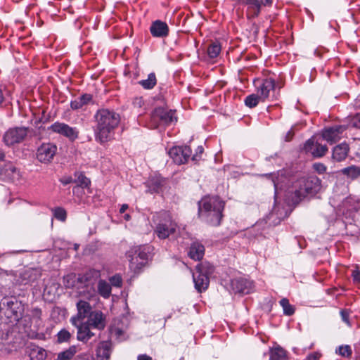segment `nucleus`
Returning <instances> with one entry per match:
<instances>
[{
	"instance_id": "30",
	"label": "nucleus",
	"mask_w": 360,
	"mask_h": 360,
	"mask_svg": "<svg viewBox=\"0 0 360 360\" xmlns=\"http://www.w3.org/2000/svg\"><path fill=\"white\" fill-rule=\"evenodd\" d=\"M138 84L141 85L143 89L146 90H150L153 89L157 84V78L154 72H150L148 75L147 79L139 81Z\"/></svg>"
},
{
	"instance_id": "34",
	"label": "nucleus",
	"mask_w": 360,
	"mask_h": 360,
	"mask_svg": "<svg viewBox=\"0 0 360 360\" xmlns=\"http://www.w3.org/2000/svg\"><path fill=\"white\" fill-rule=\"evenodd\" d=\"M77 347L72 345L65 351L58 354L57 360H70L77 353Z\"/></svg>"
},
{
	"instance_id": "42",
	"label": "nucleus",
	"mask_w": 360,
	"mask_h": 360,
	"mask_svg": "<svg viewBox=\"0 0 360 360\" xmlns=\"http://www.w3.org/2000/svg\"><path fill=\"white\" fill-rule=\"evenodd\" d=\"M214 266L208 262H201L198 264L196 267L195 270L200 271V270H213Z\"/></svg>"
},
{
	"instance_id": "41",
	"label": "nucleus",
	"mask_w": 360,
	"mask_h": 360,
	"mask_svg": "<svg viewBox=\"0 0 360 360\" xmlns=\"http://www.w3.org/2000/svg\"><path fill=\"white\" fill-rule=\"evenodd\" d=\"M338 351L342 356H349L352 354L351 348L348 345L340 346Z\"/></svg>"
},
{
	"instance_id": "26",
	"label": "nucleus",
	"mask_w": 360,
	"mask_h": 360,
	"mask_svg": "<svg viewBox=\"0 0 360 360\" xmlns=\"http://www.w3.org/2000/svg\"><path fill=\"white\" fill-rule=\"evenodd\" d=\"M205 254V248L199 242H193L189 248L188 256L195 260L199 261L202 259Z\"/></svg>"
},
{
	"instance_id": "29",
	"label": "nucleus",
	"mask_w": 360,
	"mask_h": 360,
	"mask_svg": "<svg viewBox=\"0 0 360 360\" xmlns=\"http://www.w3.org/2000/svg\"><path fill=\"white\" fill-rule=\"evenodd\" d=\"M271 360H288L286 351L280 346H276L270 349Z\"/></svg>"
},
{
	"instance_id": "5",
	"label": "nucleus",
	"mask_w": 360,
	"mask_h": 360,
	"mask_svg": "<svg viewBox=\"0 0 360 360\" xmlns=\"http://www.w3.org/2000/svg\"><path fill=\"white\" fill-rule=\"evenodd\" d=\"M154 233L161 240L166 239L176 232L177 224L167 211H160L153 215Z\"/></svg>"
},
{
	"instance_id": "22",
	"label": "nucleus",
	"mask_w": 360,
	"mask_h": 360,
	"mask_svg": "<svg viewBox=\"0 0 360 360\" xmlns=\"http://www.w3.org/2000/svg\"><path fill=\"white\" fill-rule=\"evenodd\" d=\"M165 179L160 174H155L148 178L146 182L148 191L150 193H158L162 190Z\"/></svg>"
},
{
	"instance_id": "35",
	"label": "nucleus",
	"mask_w": 360,
	"mask_h": 360,
	"mask_svg": "<svg viewBox=\"0 0 360 360\" xmlns=\"http://www.w3.org/2000/svg\"><path fill=\"white\" fill-rule=\"evenodd\" d=\"M260 101L261 98L257 94H252L245 98L244 103L247 107L252 108L256 107Z\"/></svg>"
},
{
	"instance_id": "24",
	"label": "nucleus",
	"mask_w": 360,
	"mask_h": 360,
	"mask_svg": "<svg viewBox=\"0 0 360 360\" xmlns=\"http://www.w3.org/2000/svg\"><path fill=\"white\" fill-rule=\"evenodd\" d=\"M349 151V146L346 143H342L333 148L332 159L335 162H341L346 159Z\"/></svg>"
},
{
	"instance_id": "17",
	"label": "nucleus",
	"mask_w": 360,
	"mask_h": 360,
	"mask_svg": "<svg viewBox=\"0 0 360 360\" xmlns=\"http://www.w3.org/2000/svg\"><path fill=\"white\" fill-rule=\"evenodd\" d=\"M262 176L271 179L274 187V198H276L279 191H281L287 182V177L283 171L276 173L264 174Z\"/></svg>"
},
{
	"instance_id": "58",
	"label": "nucleus",
	"mask_w": 360,
	"mask_h": 360,
	"mask_svg": "<svg viewBox=\"0 0 360 360\" xmlns=\"http://www.w3.org/2000/svg\"><path fill=\"white\" fill-rule=\"evenodd\" d=\"M79 244H77V243H75V244H74V248H74V250L77 251V250L79 249Z\"/></svg>"
},
{
	"instance_id": "14",
	"label": "nucleus",
	"mask_w": 360,
	"mask_h": 360,
	"mask_svg": "<svg viewBox=\"0 0 360 360\" xmlns=\"http://www.w3.org/2000/svg\"><path fill=\"white\" fill-rule=\"evenodd\" d=\"M0 176L4 181L14 184H21L23 180L22 173L12 163L6 164L0 169Z\"/></svg>"
},
{
	"instance_id": "16",
	"label": "nucleus",
	"mask_w": 360,
	"mask_h": 360,
	"mask_svg": "<svg viewBox=\"0 0 360 360\" xmlns=\"http://www.w3.org/2000/svg\"><path fill=\"white\" fill-rule=\"evenodd\" d=\"M77 315L70 319L72 325H77V322H81L85 318H88L91 312L93 311L90 304L84 300H80L77 303Z\"/></svg>"
},
{
	"instance_id": "38",
	"label": "nucleus",
	"mask_w": 360,
	"mask_h": 360,
	"mask_svg": "<svg viewBox=\"0 0 360 360\" xmlns=\"http://www.w3.org/2000/svg\"><path fill=\"white\" fill-rule=\"evenodd\" d=\"M75 176L77 177L76 181L79 184V186L82 187H87L91 184V181L87 178L82 172H75Z\"/></svg>"
},
{
	"instance_id": "18",
	"label": "nucleus",
	"mask_w": 360,
	"mask_h": 360,
	"mask_svg": "<svg viewBox=\"0 0 360 360\" xmlns=\"http://www.w3.org/2000/svg\"><path fill=\"white\" fill-rule=\"evenodd\" d=\"M92 328L103 330L105 327V316L100 310H94L89 314L86 321Z\"/></svg>"
},
{
	"instance_id": "27",
	"label": "nucleus",
	"mask_w": 360,
	"mask_h": 360,
	"mask_svg": "<svg viewBox=\"0 0 360 360\" xmlns=\"http://www.w3.org/2000/svg\"><path fill=\"white\" fill-rule=\"evenodd\" d=\"M93 96L90 94H84L79 98L70 101V108L72 110H79L83 106L89 104L91 102Z\"/></svg>"
},
{
	"instance_id": "3",
	"label": "nucleus",
	"mask_w": 360,
	"mask_h": 360,
	"mask_svg": "<svg viewBox=\"0 0 360 360\" xmlns=\"http://www.w3.org/2000/svg\"><path fill=\"white\" fill-rule=\"evenodd\" d=\"M321 187V181L316 176L300 178L295 183V190L290 194L288 200L297 205L307 196L316 194Z\"/></svg>"
},
{
	"instance_id": "54",
	"label": "nucleus",
	"mask_w": 360,
	"mask_h": 360,
	"mask_svg": "<svg viewBox=\"0 0 360 360\" xmlns=\"http://www.w3.org/2000/svg\"><path fill=\"white\" fill-rule=\"evenodd\" d=\"M128 208L129 206L127 204H123L120 209V212L124 213Z\"/></svg>"
},
{
	"instance_id": "9",
	"label": "nucleus",
	"mask_w": 360,
	"mask_h": 360,
	"mask_svg": "<svg viewBox=\"0 0 360 360\" xmlns=\"http://www.w3.org/2000/svg\"><path fill=\"white\" fill-rule=\"evenodd\" d=\"M254 85L261 101L264 102L269 97L270 93L275 89L276 82L271 77L256 79L254 80Z\"/></svg>"
},
{
	"instance_id": "40",
	"label": "nucleus",
	"mask_w": 360,
	"mask_h": 360,
	"mask_svg": "<svg viewBox=\"0 0 360 360\" xmlns=\"http://www.w3.org/2000/svg\"><path fill=\"white\" fill-rule=\"evenodd\" d=\"M313 169L319 174H323L327 171L326 166L321 162H316L313 164Z\"/></svg>"
},
{
	"instance_id": "25",
	"label": "nucleus",
	"mask_w": 360,
	"mask_h": 360,
	"mask_svg": "<svg viewBox=\"0 0 360 360\" xmlns=\"http://www.w3.org/2000/svg\"><path fill=\"white\" fill-rule=\"evenodd\" d=\"M112 344L109 341L101 342L96 349V356L101 360H108L110 356Z\"/></svg>"
},
{
	"instance_id": "10",
	"label": "nucleus",
	"mask_w": 360,
	"mask_h": 360,
	"mask_svg": "<svg viewBox=\"0 0 360 360\" xmlns=\"http://www.w3.org/2000/svg\"><path fill=\"white\" fill-rule=\"evenodd\" d=\"M302 150L306 154H310L314 158H320L326 154L328 147L326 144L320 143L313 136L304 142Z\"/></svg>"
},
{
	"instance_id": "39",
	"label": "nucleus",
	"mask_w": 360,
	"mask_h": 360,
	"mask_svg": "<svg viewBox=\"0 0 360 360\" xmlns=\"http://www.w3.org/2000/svg\"><path fill=\"white\" fill-rule=\"evenodd\" d=\"M58 342L61 343L64 342H68L71 337V334L69 331L65 329H63L58 333Z\"/></svg>"
},
{
	"instance_id": "7",
	"label": "nucleus",
	"mask_w": 360,
	"mask_h": 360,
	"mask_svg": "<svg viewBox=\"0 0 360 360\" xmlns=\"http://www.w3.org/2000/svg\"><path fill=\"white\" fill-rule=\"evenodd\" d=\"M57 150V146L54 143H42L37 149L36 158L41 163L49 164L53 160Z\"/></svg>"
},
{
	"instance_id": "52",
	"label": "nucleus",
	"mask_w": 360,
	"mask_h": 360,
	"mask_svg": "<svg viewBox=\"0 0 360 360\" xmlns=\"http://www.w3.org/2000/svg\"><path fill=\"white\" fill-rule=\"evenodd\" d=\"M138 360H152V359L146 354H141L138 356Z\"/></svg>"
},
{
	"instance_id": "4",
	"label": "nucleus",
	"mask_w": 360,
	"mask_h": 360,
	"mask_svg": "<svg viewBox=\"0 0 360 360\" xmlns=\"http://www.w3.org/2000/svg\"><path fill=\"white\" fill-rule=\"evenodd\" d=\"M154 248L150 245L134 246L126 253L130 270H141L152 259Z\"/></svg>"
},
{
	"instance_id": "51",
	"label": "nucleus",
	"mask_w": 360,
	"mask_h": 360,
	"mask_svg": "<svg viewBox=\"0 0 360 360\" xmlns=\"http://www.w3.org/2000/svg\"><path fill=\"white\" fill-rule=\"evenodd\" d=\"M354 124L355 127L360 128V113L356 116Z\"/></svg>"
},
{
	"instance_id": "1",
	"label": "nucleus",
	"mask_w": 360,
	"mask_h": 360,
	"mask_svg": "<svg viewBox=\"0 0 360 360\" xmlns=\"http://www.w3.org/2000/svg\"><path fill=\"white\" fill-rule=\"evenodd\" d=\"M94 117L96 120L94 129L96 141L103 144L112 140L115 130L120 122V115L108 109H101L96 112Z\"/></svg>"
},
{
	"instance_id": "46",
	"label": "nucleus",
	"mask_w": 360,
	"mask_h": 360,
	"mask_svg": "<svg viewBox=\"0 0 360 360\" xmlns=\"http://www.w3.org/2000/svg\"><path fill=\"white\" fill-rule=\"evenodd\" d=\"M60 181L63 185H68L73 182V179L71 176H64L60 179Z\"/></svg>"
},
{
	"instance_id": "23",
	"label": "nucleus",
	"mask_w": 360,
	"mask_h": 360,
	"mask_svg": "<svg viewBox=\"0 0 360 360\" xmlns=\"http://www.w3.org/2000/svg\"><path fill=\"white\" fill-rule=\"evenodd\" d=\"M207 271H193V279L195 288L198 292H202L207 288L210 279Z\"/></svg>"
},
{
	"instance_id": "8",
	"label": "nucleus",
	"mask_w": 360,
	"mask_h": 360,
	"mask_svg": "<svg viewBox=\"0 0 360 360\" xmlns=\"http://www.w3.org/2000/svg\"><path fill=\"white\" fill-rule=\"evenodd\" d=\"M48 130L67 138L70 141H75L79 136V130L66 123L55 122L48 127Z\"/></svg>"
},
{
	"instance_id": "55",
	"label": "nucleus",
	"mask_w": 360,
	"mask_h": 360,
	"mask_svg": "<svg viewBox=\"0 0 360 360\" xmlns=\"http://www.w3.org/2000/svg\"><path fill=\"white\" fill-rule=\"evenodd\" d=\"M4 96L2 90L0 89V105L3 103Z\"/></svg>"
},
{
	"instance_id": "50",
	"label": "nucleus",
	"mask_w": 360,
	"mask_h": 360,
	"mask_svg": "<svg viewBox=\"0 0 360 360\" xmlns=\"http://www.w3.org/2000/svg\"><path fill=\"white\" fill-rule=\"evenodd\" d=\"M292 135H293L292 131L291 130H289L285 136V141H290L292 139Z\"/></svg>"
},
{
	"instance_id": "13",
	"label": "nucleus",
	"mask_w": 360,
	"mask_h": 360,
	"mask_svg": "<svg viewBox=\"0 0 360 360\" xmlns=\"http://www.w3.org/2000/svg\"><path fill=\"white\" fill-rule=\"evenodd\" d=\"M191 148L188 146H173L168 151L174 162L179 165L187 162L191 156Z\"/></svg>"
},
{
	"instance_id": "2",
	"label": "nucleus",
	"mask_w": 360,
	"mask_h": 360,
	"mask_svg": "<svg viewBox=\"0 0 360 360\" xmlns=\"http://www.w3.org/2000/svg\"><path fill=\"white\" fill-rule=\"evenodd\" d=\"M225 202L218 196L203 198L198 202V215L210 226L220 225Z\"/></svg>"
},
{
	"instance_id": "15",
	"label": "nucleus",
	"mask_w": 360,
	"mask_h": 360,
	"mask_svg": "<svg viewBox=\"0 0 360 360\" xmlns=\"http://www.w3.org/2000/svg\"><path fill=\"white\" fill-rule=\"evenodd\" d=\"M345 129L346 127L343 125H335L324 128L322 131L321 136L323 140L333 144L341 139L342 134Z\"/></svg>"
},
{
	"instance_id": "31",
	"label": "nucleus",
	"mask_w": 360,
	"mask_h": 360,
	"mask_svg": "<svg viewBox=\"0 0 360 360\" xmlns=\"http://www.w3.org/2000/svg\"><path fill=\"white\" fill-rule=\"evenodd\" d=\"M341 173L351 179H355L360 176V167L352 165L345 167L341 170Z\"/></svg>"
},
{
	"instance_id": "33",
	"label": "nucleus",
	"mask_w": 360,
	"mask_h": 360,
	"mask_svg": "<svg viewBox=\"0 0 360 360\" xmlns=\"http://www.w3.org/2000/svg\"><path fill=\"white\" fill-rule=\"evenodd\" d=\"M221 51V44L219 41H214L212 42L209 46L207 47V55L210 58H217L220 52Z\"/></svg>"
},
{
	"instance_id": "48",
	"label": "nucleus",
	"mask_w": 360,
	"mask_h": 360,
	"mask_svg": "<svg viewBox=\"0 0 360 360\" xmlns=\"http://www.w3.org/2000/svg\"><path fill=\"white\" fill-rule=\"evenodd\" d=\"M352 276L354 282L360 283V271H353Z\"/></svg>"
},
{
	"instance_id": "28",
	"label": "nucleus",
	"mask_w": 360,
	"mask_h": 360,
	"mask_svg": "<svg viewBox=\"0 0 360 360\" xmlns=\"http://www.w3.org/2000/svg\"><path fill=\"white\" fill-rule=\"evenodd\" d=\"M232 288L236 292L248 293L252 288V283L246 280H236L231 283Z\"/></svg>"
},
{
	"instance_id": "45",
	"label": "nucleus",
	"mask_w": 360,
	"mask_h": 360,
	"mask_svg": "<svg viewBox=\"0 0 360 360\" xmlns=\"http://www.w3.org/2000/svg\"><path fill=\"white\" fill-rule=\"evenodd\" d=\"M340 316L342 317V321L346 323L348 326H350V323L349 321V311L347 310H342L340 311Z\"/></svg>"
},
{
	"instance_id": "53",
	"label": "nucleus",
	"mask_w": 360,
	"mask_h": 360,
	"mask_svg": "<svg viewBox=\"0 0 360 360\" xmlns=\"http://www.w3.org/2000/svg\"><path fill=\"white\" fill-rule=\"evenodd\" d=\"M38 360H43L45 358V353L44 350L39 351L38 353Z\"/></svg>"
},
{
	"instance_id": "19",
	"label": "nucleus",
	"mask_w": 360,
	"mask_h": 360,
	"mask_svg": "<svg viewBox=\"0 0 360 360\" xmlns=\"http://www.w3.org/2000/svg\"><path fill=\"white\" fill-rule=\"evenodd\" d=\"M150 32L153 37L164 38L168 36L169 29L165 22L156 20L152 22L150 27Z\"/></svg>"
},
{
	"instance_id": "32",
	"label": "nucleus",
	"mask_w": 360,
	"mask_h": 360,
	"mask_svg": "<svg viewBox=\"0 0 360 360\" xmlns=\"http://www.w3.org/2000/svg\"><path fill=\"white\" fill-rule=\"evenodd\" d=\"M99 294L104 298H108L111 293V286L105 281L101 280L98 283Z\"/></svg>"
},
{
	"instance_id": "43",
	"label": "nucleus",
	"mask_w": 360,
	"mask_h": 360,
	"mask_svg": "<svg viewBox=\"0 0 360 360\" xmlns=\"http://www.w3.org/2000/svg\"><path fill=\"white\" fill-rule=\"evenodd\" d=\"M204 148L202 146H198L196 148L195 153L191 157L193 161H198L201 158V155L203 153Z\"/></svg>"
},
{
	"instance_id": "57",
	"label": "nucleus",
	"mask_w": 360,
	"mask_h": 360,
	"mask_svg": "<svg viewBox=\"0 0 360 360\" xmlns=\"http://www.w3.org/2000/svg\"><path fill=\"white\" fill-rule=\"evenodd\" d=\"M124 218L125 220L129 221L131 219V216L129 214H126L124 216Z\"/></svg>"
},
{
	"instance_id": "49",
	"label": "nucleus",
	"mask_w": 360,
	"mask_h": 360,
	"mask_svg": "<svg viewBox=\"0 0 360 360\" xmlns=\"http://www.w3.org/2000/svg\"><path fill=\"white\" fill-rule=\"evenodd\" d=\"M274 0H261L259 2L261 3V6H271Z\"/></svg>"
},
{
	"instance_id": "37",
	"label": "nucleus",
	"mask_w": 360,
	"mask_h": 360,
	"mask_svg": "<svg viewBox=\"0 0 360 360\" xmlns=\"http://www.w3.org/2000/svg\"><path fill=\"white\" fill-rule=\"evenodd\" d=\"M53 217L60 221H65L67 218V212L65 210L61 207H57L52 210Z\"/></svg>"
},
{
	"instance_id": "36",
	"label": "nucleus",
	"mask_w": 360,
	"mask_h": 360,
	"mask_svg": "<svg viewBox=\"0 0 360 360\" xmlns=\"http://www.w3.org/2000/svg\"><path fill=\"white\" fill-rule=\"evenodd\" d=\"M280 304L283 307L284 314L291 316L295 313V308L289 303L287 298H283L280 301Z\"/></svg>"
},
{
	"instance_id": "11",
	"label": "nucleus",
	"mask_w": 360,
	"mask_h": 360,
	"mask_svg": "<svg viewBox=\"0 0 360 360\" xmlns=\"http://www.w3.org/2000/svg\"><path fill=\"white\" fill-rule=\"evenodd\" d=\"M152 118L165 126L172 125L177 122L176 110H169L163 107L155 108L152 113Z\"/></svg>"
},
{
	"instance_id": "21",
	"label": "nucleus",
	"mask_w": 360,
	"mask_h": 360,
	"mask_svg": "<svg viewBox=\"0 0 360 360\" xmlns=\"http://www.w3.org/2000/svg\"><path fill=\"white\" fill-rule=\"evenodd\" d=\"M73 326L77 329V339L79 341L86 342L94 335V333L91 330V326L86 322H77V325Z\"/></svg>"
},
{
	"instance_id": "44",
	"label": "nucleus",
	"mask_w": 360,
	"mask_h": 360,
	"mask_svg": "<svg viewBox=\"0 0 360 360\" xmlns=\"http://www.w3.org/2000/svg\"><path fill=\"white\" fill-rule=\"evenodd\" d=\"M111 284L115 287H120L122 285V278L119 274H116L110 279Z\"/></svg>"
},
{
	"instance_id": "20",
	"label": "nucleus",
	"mask_w": 360,
	"mask_h": 360,
	"mask_svg": "<svg viewBox=\"0 0 360 360\" xmlns=\"http://www.w3.org/2000/svg\"><path fill=\"white\" fill-rule=\"evenodd\" d=\"M239 3L247 6L248 18L252 19L259 16L261 12V3L259 0H238Z\"/></svg>"
},
{
	"instance_id": "6",
	"label": "nucleus",
	"mask_w": 360,
	"mask_h": 360,
	"mask_svg": "<svg viewBox=\"0 0 360 360\" xmlns=\"http://www.w3.org/2000/svg\"><path fill=\"white\" fill-rule=\"evenodd\" d=\"M360 210V199L356 196H348L338 207V212L345 217L347 222L354 221L355 213Z\"/></svg>"
},
{
	"instance_id": "59",
	"label": "nucleus",
	"mask_w": 360,
	"mask_h": 360,
	"mask_svg": "<svg viewBox=\"0 0 360 360\" xmlns=\"http://www.w3.org/2000/svg\"><path fill=\"white\" fill-rule=\"evenodd\" d=\"M14 304V302L11 301V302H7V305L8 307H11V305H13Z\"/></svg>"
},
{
	"instance_id": "12",
	"label": "nucleus",
	"mask_w": 360,
	"mask_h": 360,
	"mask_svg": "<svg viewBox=\"0 0 360 360\" xmlns=\"http://www.w3.org/2000/svg\"><path fill=\"white\" fill-rule=\"evenodd\" d=\"M27 134V128L25 127H13L8 129L4 135V141L6 146H13L22 142Z\"/></svg>"
},
{
	"instance_id": "47",
	"label": "nucleus",
	"mask_w": 360,
	"mask_h": 360,
	"mask_svg": "<svg viewBox=\"0 0 360 360\" xmlns=\"http://www.w3.org/2000/svg\"><path fill=\"white\" fill-rule=\"evenodd\" d=\"M321 357V354L319 352H314L310 354L307 356L308 360H319Z\"/></svg>"
},
{
	"instance_id": "56",
	"label": "nucleus",
	"mask_w": 360,
	"mask_h": 360,
	"mask_svg": "<svg viewBox=\"0 0 360 360\" xmlns=\"http://www.w3.org/2000/svg\"><path fill=\"white\" fill-rule=\"evenodd\" d=\"M4 158H5V153L1 149H0V160H4Z\"/></svg>"
}]
</instances>
